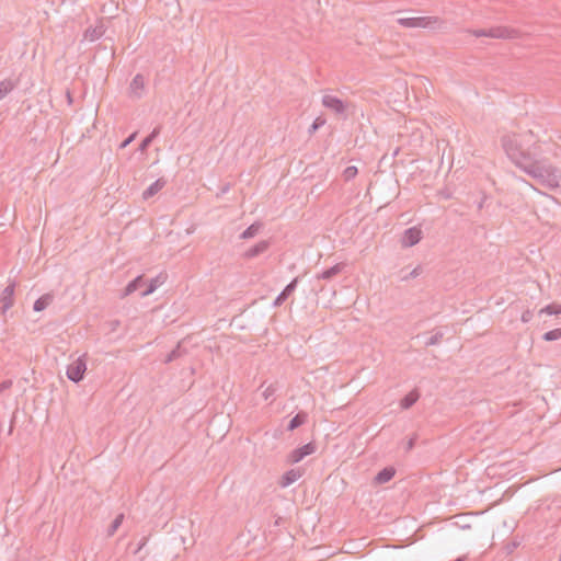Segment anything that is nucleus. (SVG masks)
<instances>
[{
    "label": "nucleus",
    "instance_id": "nucleus-14",
    "mask_svg": "<svg viewBox=\"0 0 561 561\" xmlns=\"http://www.w3.org/2000/svg\"><path fill=\"white\" fill-rule=\"evenodd\" d=\"M301 477V471L299 469H290L286 471L279 481L282 488H287L294 482H296Z\"/></svg>",
    "mask_w": 561,
    "mask_h": 561
},
{
    "label": "nucleus",
    "instance_id": "nucleus-20",
    "mask_svg": "<svg viewBox=\"0 0 561 561\" xmlns=\"http://www.w3.org/2000/svg\"><path fill=\"white\" fill-rule=\"evenodd\" d=\"M165 279V276H162L161 274L157 277L150 279L149 284L147 285L146 289L140 293L141 297H147L151 295Z\"/></svg>",
    "mask_w": 561,
    "mask_h": 561
},
{
    "label": "nucleus",
    "instance_id": "nucleus-23",
    "mask_svg": "<svg viewBox=\"0 0 561 561\" xmlns=\"http://www.w3.org/2000/svg\"><path fill=\"white\" fill-rule=\"evenodd\" d=\"M262 225L260 222H254L252 225H250L240 236L241 239H251L253 237H255L260 229H261Z\"/></svg>",
    "mask_w": 561,
    "mask_h": 561
},
{
    "label": "nucleus",
    "instance_id": "nucleus-43",
    "mask_svg": "<svg viewBox=\"0 0 561 561\" xmlns=\"http://www.w3.org/2000/svg\"><path fill=\"white\" fill-rule=\"evenodd\" d=\"M559 561H561V553H560V558H559Z\"/></svg>",
    "mask_w": 561,
    "mask_h": 561
},
{
    "label": "nucleus",
    "instance_id": "nucleus-3",
    "mask_svg": "<svg viewBox=\"0 0 561 561\" xmlns=\"http://www.w3.org/2000/svg\"><path fill=\"white\" fill-rule=\"evenodd\" d=\"M87 371V354L78 357L67 367V377L75 383L80 382L84 378Z\"/></svg>",
    "mask_w": 561,
    "mask_h": 561
},
{
    "label": "nucleus",
    "instance_id": "nucleus-13",
    "mask_svg": "<svg viewBox=\"0 0 561 561\" xmlns=\"http://www.w3.org/2000/svg\"><path fill=\"white\" fill-rule=\"evenodd\" d=\"M270 247V242L266 240H262L255 245L248 249L244 253V257L247 259H253L259 256L260 254L264 253Z\"/></svg>",
    "mask_w": 561,
    "mask_h": 561
},
{
    "label": "nucleus",
    "instance_id": "nucleus-29",
    "mask_svg": "<svg viewBox=\"0 0 561 561\" xmlns=\"http://www.w3.org/2000/svg\"><path fill=\"white\" fill-rule=\"evenodd\" d=\"M444 337V333L442 331H436L426 342V346L437 345Z\"/></svg>",
    "mask_w": 561,
    "mask_h": 561
},
{
    "label": "nucleus",
    "instance_id": "nucleus-7",
    "mask_svg": "<svg viewBox=\"0 0 561 561\" xmlns=\"http://www.w3.org/2000/svg\"><path fill=\"white\" fill-rule=\"evenodd\" d=\"M422 239V230L419 227H411L404 230L401 238L403 248H411L417 244Z\"/></svg>",
    "mask_w": 561,
    "mask_h": 561
},
{
    "label": "nucleus",
    "instance_id": "nucleus-4",
    "mask_svg": "<svg viewBox=\"0 0 561 561\" xmlns=\"http://www.w3.org/2000/svg\"><path fill=\"white\" fill-rule=\"evenodd\" d=\"M439 22L436 16H421V18H401L398 19V23L403 27L409 28H430Z\"/></svg>",
    "mask_w": 561,
    "mask_h": 561
},
{
    "label": "nucleus",
    "instance_id": "nucleus-5",
    "mask_svg": "<svg viewBox=\"0 0 561 561\" xmlns=\"http://www.w3.org/2000/svg\"><path fill=\"white\" fill-rule=\"evenodd\" d=\"M16 283L14 280L10 282L8 286L2 290L0 295L1 302V313L5 314V312L14 305V291H15Z\"/></svg>",
    "mask_w": 561,
    "mask_h": 561
},
{
    "label": "nucleus",
    "instance_id": "nucleus-27",
    "mask_svg": "<svg viewBox=\"0 0 561 561\" xmlns=\"http://www.w3.org/2000/svg\"><path fill=\"white\" fill-rule=\"evenodd\" d=\"M123 519H124L123 514H119L114 518V520L111 523L108 530H107L110 536L114 535V533L119 528V526L123 523Z\"/></svg>",
    "mask_w": 561,
    "mask_h": 561
},
{
    "label": "nucleus",
    "instance_id": "nucleus-6",
    "mask_svg": "<svg viewBox=\"0 0 561 561\" xmlns=\"http://www.w3.org/2000/svg\"><path fill=\"white\" fill-rule=\"evenodd\" d=\"M317 449V446L314 443H308L301 447H298L296 449H294L289 455H288V462L289 463H297L299 461H301L305 457L313 454Z\"/></svg>",
    "mask_w": 561,
    "mask_h": 561
},
{
    "label": "nucleus",
    "instance_id": "nucleus-26",
    "mask_svg": "<svg viewBox=\"0 0 561 561\" xmlns=\"http://www.w3.org/2000/svg\"><path fill=\"white\" fill-rule=\"evenodd\" d=\"M542 339L547 342L557 341L561 339V329H553L548 332H546L542 335Z\"/></svg>",
    "mask_w": 561,
    "mask_h": 561
},
{
    "label": "nucleus",
    "instance_id": "nucleus-12",
    "mask_svg": "<svg viewBox=\"0 0 561 561\" xmlns=\"http://www.w3.org/2000/svg\"><path fill=\"white\" fill-rule=\"evenodd\" d=\"M396 474V469L391 466L381 469L374 478L375 484H383L389 482Z\"/></svg>",
    "mask_w": 561,
    "mask_h": 561
},
{
    "label": "nucleus",
    "instance_id": "nucleus-22",
    "mask_svg": "<svg viewBox=\"0 0 561 561\" xmlns=\"http://www.w3.org/2000/svg\"><path fill=\"white\" fill-rule=\"evenodd\" d=\"M15 87L16 81L12 79H4L0 81V101L4 99Z\"/></svg>",
    "mask_w": 561,
    "mask_h": 561
},
{
    "label": "nucleus",
    "instance_id": "nucleus-18",
    "mask_svg": "<svg viewBox=\"0 0 561 561\" xmlns=\"http://www.w3.org/2000/svg\"><path fill=\"white\" fill-rule=\"evenodd\" d=\"M54 300V295L53 294H45L43 296H41L38 299L35 300L34 305H33V309L34 311H43L45 310Z\"/></svg>",
    "mask_w": 561,
    "mask_h": 561
},
{
    "label": "nucleus",
    "instance_id": "nucleus-34",
    "mask_svg": "<svg viewBox=\"0 0 561 561\" xmlns=\"http://www.w3.org/2000/svg\"><path fill=\"white\" fill-rule=\"evenodd\" d=\"M534 314H533V311L530 310H525L523 313H522V318L520 320L524 322V323H527L529 321H531Z\"/></svg>",
    "mask_w": 561,
    "mask_h": 561
},
{
    "label": "nucleus",
    "instance_id": "nucleus-25",
    "mask_svg": "<svg viewBox=\"0 0 561 561\" xmlns=\"http://www.w3.org/2000/svg\"><path fill=\"white\" fill-rule=\"evenodd\" d=\"M547 313L549 316L561 314V305L550 304L539 310V314Z\"/></svg>",
    "mask_w": 561,
    "mask_h": 561
},
{
    "label": "nucleus",
    "instance_id": "nucleus-30",
    "mask_svg": "<svg viewBox=\"0 0 561 561\" xmlns=\"http://www.w3.org/2000/svg\"><path fill=\"white\" fill-rule=\"evenodd\" d=\"M423 272V268L421 265H417L415 268H413L409 274L401 277V280L408 282L409 279L415 278L420 276Z\"/></svg>",
    "mask_w": 561,
    "mask_h": 561
},
{
    "label": "nucleus",
    "instance_id": "nucleus-39",
    "mask_svg": "<svg viewBox=\"0 0 561 561\" xmlns=\"http://www.w3.org/2000/svg\"><path fill=\"white\" fill-rule=\"evenodd\" d=\"M414 442H415L414 438L409 439L408 445H407L408 450H411L414 447Z\"/></svg>",
    "mask_w": 561,
    "mask_h": 561
},
{
    "label": "nucleus",
    "instance_id": "nucleus-42",
    "mask_svg": "<svg viewBox=\"0 0 561 561\" xmlns=\"http://www.w3.org/2000/svg\"><path fill=\"white\" fill-rule=\"evenodd\" d=\"M482 206H483V203L481 202V203H479L478 208L481 209Z\"/></svg>",
    "mask_w": 561,
    "mask_h": 561
},
{
    "label": "nucleus",
    "instance_id": "nucleus-31",
    "mask_svg": "<svg viewBox=\"0 0 561 561\" xmlns=\"http://www.w3.org/2000/svg\"><path fill=\"white\" fill-rule=\"evenodd\" d=\"M325 124V119L322 117H317L311 126L309 127V134L316 133L321 126Z\"/></svg>",
    "mask_w": 561,
    "mask_h": 561
},
{
    "label": "nucleus",
    "instance_id": "nucleus-35",
    "mask_svg": "<svg viewBox=\"0 0 561 561\" xmlns=\"http://www.w3.org/2000/svg\"><path fill=\"white\" fill-rule=\"evenodd\" d=\"M136 135L137 133H133L131 135H129L122 144H121V148H126L135 138H136Z\"/></svg>",
    "mask_w": 561,
    "mask_h": 561
},
{
    "label": "nucleus",
    "instance_id": "nucleus-32",
    "mask_svg": "<svg viewBox=\"0 0 561 561\" xmlns=\"http://www.w3.org/2000/svg\"><path fill=\"white\" fill-rule=\"evenodd\" d=\"M276 391V388L273 386V385H270L264 391H263V397L265 400H268L270 398H272L274 396Z\"/></svg>",
    "mask_w": 561,
    "mask_h": 561
},
{
    "label": "nucleus",
    "instance_id": "nucleus-2",
    "mask_svg": "<svg viewBox=\"0 0 561 561\" xmlns=\"http://www.w3.org/2000/svg\"><path fill=\"white\" fill-rule=\"evenodd\" d=\"M472 35L476 37H491V38H501V39H514L519 38L522 32L519 30L508 27V26H494L490 28H480L471 31Z\"/></svg>",
    "mask_w": 561,
    "mask_h": 561
},
{
    "label": "nucleus",
    "instance_id": "nucleus-9",
    "mask_svg": "<svg viewBox=\"0 0 561 561\" xmlns=\"http://www.w3.org/2000/svg\"><path fill=\"white\" fill-rule=\"evenodd\" d=\"M145 91V78L142 75L137 73L129 84V96L140 99Z\"/></svg>",
    "mask_w": 561,
    "mask_h": 561
},
{
    "label": "nucleus",
    "instance_id": "nucleus-11",
    "mask_svg": "<svg viewBox=\"0 0 561 561\" xmlns=\"http://www.w3.org/2000/svg\"><path fill=\"white\" fill-rule=\"evenodd\" d=\"M145 284H146V279H145L144 275H139V276L135 277L124 288V290L121 294V298H125V297L131 295L133 293L140 289Z\"/></svg>",
    "mask_w": 561,
    "mask_h": 561
},
{
    "label": "nucleus",
    "instance_id": "nucleus-37",
    "mask_svg": "<svg viewBox=\"0 0 561 561\" xmlns=\"http://www.w3.org/2000/svg\"><path fill=\"white\" fill-rule=\"evenodd\" d=\"M146 543H147V538H146V537H144V538L140 540V542L138 543V548H137V550L135 551V553H138V552H139V551L145 547V546H146Z\"/></svg>",
    "mask_w": 561,
    "mask_h": 561
},
{
    "label": "nucleus",
    "instance_id": "nucleus-1",
    "mask_svg": "<svg viewBox=\"0 0 561 561\" xmlns=\"http://www.w3.org/2000/svg\"><path fill=\"white\" fill-rule=\"evenodd\" d=\"M533 131L502 137V147L510 160L525 173L550 188H561L558 169L542 158L540 141H533Z\"/></svg>",
    "mask_w": 561,
    "mask_h": 561
},
{
    "label": "nucleus",
    "instance_id": "nucleus-41",
    "mask_svg": "<svg viewBox=\"0 0 561 561\" xmlns=\"http://www.w3.org/2000/svg\"><path fill=\"white\" fill-rule=\"evenodd\" d=\"M465 559H466L465 557H459V558H457V559H456V560H454V561H465Z\"/></svg>",
    "mask_w": 561,
    "mask_h": 561
},
{
    "label": "nucleus",
    "instance_id": "nucleus-10",
    "mask_svg": "<svg viewBox=\"0 0 561 561\" xmlns=\"http://www.w3.org/2000/svg\"><path fill=\"white\" fill-rule=\"evenodd\" d=\"M299 282V277H295L286 287L279 293V295L273 301L274 307H280L288 297L295 291Z\"/></svg>",
    "mask_w": 561,
    "mask_h": 561
},
{
    "label": "nucleus",
    "instance_id": "nucleus-15",
    "mask_svg": "<svg viewBox=\"0 0 561 561\" xmlns=\"http://www.w3.org/2000/svg\"><path fill=\"white\" fill-rule=\"evenodd\" d=\"M344 267H345V264L337 263V264L333 265L332 267L327 268L323 272L317 274V278L330 280L333 277H335L336 275H339L343 271Z\"/></svg>",
    "mask_w": 561,
    "mask_h": 561
},
{
    "label": "nucleus",
    "instance_id": "nucleus-38",
    "mask_svg": "<svg viewBox=\"0 0 561 561\" xmlns=\"http://www.w3.org/2000/svg\"><path fill=\"white\" fill-rule=\"evenodd\" d=\"M160 133V128L159 127H156L150 135H148V137L153 140Z\"/></svg>",
    "mask_w": 561,
    "mask_h": 561
},
{
    "label": "nucleus",
    "instance_id": "nucleus-24",
    "mask_svg": "<svg viewBox=\"0 0 561 561\" xmlns=\"http://www.w3.org/2000/svg\"><path fill=\"white\" fill-rule=\"evenodd\" d=\"M186 353L185 350L182 348L181 344L179 343L174 350H172L169 355L165 358V363H171L181 356H183Z\"/></svg>",
    "mask_w": 561,
    "mask_h": 561
},
{
    "label": "nucleus",
    "instance_id": "nucleus-28",
    "mask_svg": "<svg viewBox=\"0 0 561 561\" xmlns=\"http://www.w3.org/2000/svg\"><path fill=\"white\" fill-rule=\"evenodd\" d=\"M357 173H358L357 168H356V167H354V165H350V167H347V168L343 171V174H342V175H343L344 181H346V182H347V181L353 180V179L357 175Z\"/></svg>",
    "mask_w": 561,
    "mask_h": 561
},
{
    "label": "nucleus",
    "instance_id": "nucleus-8",
    "mask_svg": "<svg viewBox=\"0 0 561 561\" xmlns=\"http://www.w3.org/2000/svg\"><path fill=\"white\" fill-rule=\"evenodd\" d=\"M322 104L324 107L333 111L335 114H344L345 112V104L344 102L336 98V96H333V95H323L322 98Z\"/></svg>",
    "mask_w": 561,
    "mask_h": 561
},
{
    "label": "nucleus",
    "instance_id": "nucleus-16",
    "mask_svg": "<svg viewBox=\"0 0 561 561\" xmlns=\"http://www.w3.org/2000/svg\"><path fill=\"white\" fill-rule=\"evenodd\" d=\"M421 394L419 392L417 389H413L412 391H410L408 394H405L401 401H400V405L402 409L404 410H408L410 409L411 407H413L416 401L420 399Z\"/></svg>",
    "mask_w": 561,
    "mask_h": 561
},
{
    "label": "nucleus",
    "instance_id": "nucleus-40",
    "mask_svg": "<svg viewBox=\"0 0 561 561\" xmlns=\"http://www.w3.org/2000/svg\"><path fill=\"white\" fill-rule=\"evenodd\" d=\"M67 100H68V102H69V103H71V102H72V98H71L70 92H69V91L67 92Z\"/></svg>",
    "mask_w": 561,
    "mask_h": 561
},
{
    "label": "nucleus",
    "instance_id": "nucleus-33",
    "mask_svg": "<svg viewBox=\"0 0 561 561\" xmlns=\"http://www.w3.org/2000/svg\"><path fill=\"white\" fill-rule=\"evenodd\" d=\"M151 142H152V140H151L148 136H147V137H145V138L141 140L140 145H139V150H140V151H145V150H147V148L150 146V144H151Z\"/></svg>",
    "mask_w": 561,
    "mask_h": 561
},
{
    "label": "nucleus",
    "instance_id": "nucleus-17",
    "mask_svg": "<svg viewBox=\"0 0 561 561\" xmlns=\"http://www.w3.org/2000/svg\"><path fill=\"white\" fill-rule=\"evenodd\" d=\"M104 34V27L102 24L90 26L84 32V39L90 42H94L99 39Z\"/></svg>",
    "mask_w": 561,
    "mask_h": 561
},
{
    "label": "nucleus",
    "instance_id": "nucleus-19",
    "mask_svg": "<svg viewBox=\"0 0 561 561\" xmlns=\"http://www.w3.org/2000/svg\"><path fill=\"white\" fill-rule=\"evenodd\" d=\"M165 182L162 179H158L154 181L149 187H147L142 193L144 199H149L154 196L163 186Z\"/></svg>",
    "mask_w": 561,
    "mask_h": 561
},
{
    "label": "nucleus",
    "instance_id": "nucleus-36",
    "mask_svg": "<svg viewBox=\"0 0 561 561\" xmlns=\"http://www.w3.org/2000/svg\"><path fill=\"white\" fill-rule=\"evenodd\" d=\"M11 385H12V381H10V380H7V381L1 382V383H0V392H1V391H3V390H5V389H8V388H10V387H11Z\"/></svg>",
    "mask_w": 561,
    "mask_h": 561
},
{
    "label": "nucleus",
    "instance_id": "nucleus-21",
    "mask_svg": "<svg viewBox=\"0 0 561 561\" xmlns=\"http://www.w3.org/2000/svg\"><path fill=\"white\" fill-rule=\"evenodd\" d=\"M308 414L304 411L298 412L288 423L287 430L294 431L307 422Z\"/></svg>",
    "mask_w": 561,
    "mask_h": 561
}]
</instances>
